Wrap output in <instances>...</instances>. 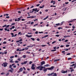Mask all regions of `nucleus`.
Returning <instances> with one entry per match:
<instances>
[{"label": "nucleus", "instance_id": "1", "mask_svg": "<svg viewBox=\"0 0 76 76\" xmlns=\"http://www.w3.org/2000/svg\"><path fill=\"white\" fill-rule=\"evenodd\" d=\"M54 68H55V66H52L50 68H48L47 69H44L43 70V71L44 72H47V70H51Z\"/></svg>", "mask_w": 76, "mask_h": 76}, {"label": "nucleus", "instance_id": "2", "mask_svg": "<svg viewBox=\"0 0 76 76\" xmlns=\"http://www.w3.org/2000/svg\"><path fill=\"white\" fill-rule=\"evenodd\" d=\"M6 24H5L4 26H2L3 28H4V27H6V28H5L4 29L5 31H7V28H8V27H9V25H7Z\"/></svg>", "mask_w": 76, "mask_h": 76}, {"label": "nucleus", "instance_id": "3", "mask_svg": "<svg viewBox=\"0 0 76 76\" xmlns=\"http://www.w3.org/2000/svg\"><path fill=\"white\" fill-rule=\"evenodd\" d=\"M35 65L34 64H32V65L31 66V69L32 70H35Z\"/></svg>", "mask_w": 76, "mask_h": 76}, {"label": "nucleus", "instance_id": "4", "mask_svg": "<svg viewBox=\"0 0 76 76\" xmlns=\"http://www.w3.org/2000/svg\"><path fill=\"white\" fill-rule=\"evenodd\" d=\"M3 64L4 65V67H7V62L4 63Z\"/></svg>", "mask_w": 76, "mask_h": 76}, {"label": "nucleus", "instance_id": "5", "mask_svg": "<svg viewBox=\"0 0 76 76\" xmlns=\"http://www.w3.org/2000/svg\"><path fill=\"white\" fill-rule=\"evenodd\" d=\"M61 73H67V71H64L63 70H62L61 71Z\"/></svg>", "mask_w": 76, "mask_h": 76}, {"label": "nucleus", "instance_id": "6", "mask_svg": "<svg viewBox=\"0 0 76 76\" xmlns=\"http://www.w3.org/2000/svg\"><path fill=\"white\" fill-rule=\"evenodd\" d=\"M36 17V16H32V17L31 16H30V17H27V18H35Z\"/></svg>", "mask_w": 76, "mask_h": 76}, {"label": "nucleus", "instance_id": "7", "mask_svg": "<svg viewBox=\"0 0 76 76\" xmlns=\"http://www.w3.org/2000/svg\"><path fill=\"white\" fill-rule=\"evenodd\" d=\"M54 72H52L51 73V74H48V76H51V75H54Z\"/></svg>", "mask_w": 76, "mask_h": 76}, {"label": "nucleus", "instance_id": "8", "mask_svg": "<svg viewBox=\"0 0 76 76\" xmlns=\"http://www.w3.org/2000/svg\"><path fill=\"white\" fill-rule=\"evenodd\" d=\"M26 37H28V38H30V37H32V36H31V35H28L27 34H26Z\"/></svg>", "mask_w": 76, "mask_h": 76}, {"label": "nucleus", "instance_id": "9", "mask_svg": "<svg viewBox=\"0 0 76 76\" xmlns=\"http://www.w3.org/2000/svg\"><path fill=\"white\" fill-rule=\"evenodd\" d=\"M37 8H34L32 10H33V11H37Z\"/></svg>", "mask_w": 76, "mask_h": 76}, {"label": "nucleus", "instance_id": "10", "mask_svg": "<svg viewBox=\"0 0 76 76\" xmlns=\"http://www.w3.org/2000/svg\"><path fill=\"white\" fill-rule=\"evenodd\" d=\"M39 69V70H42V69H43V66H41Z\"/></svg>", "mask_w": 76, "mask_h": 76}, {"label": "nucleus", "instance_id": "11", "mask_svg": "<svg viewBox=\"0 0 76 76\" xmlns=\"http://www.w3.org/2000/svg\"><path fill=\"white\" fill-rule=\"evenodd\" d=\"M41 64H45V61H42L40 63Z\"/></svg>", "mask_w": 76, "mask_h": 76}, {"label": "nucleus", "instance_id": "12", "mask_svg": "<svg viewBox=\"0 0 76 76\" xmlns=\"http://www.w3.org/2000/svg\"><path fill=\"white\" fill-rule=\"evenodd\" d=\"M64 21H62V22L61 23V24H60V26H61L63 25V23H64Z\"/></svg>", "mask_w": 76, "mask_h": 76}, {"label": "nucleus", "instance_id": "13", "mask_svg": "<svg viewBox=\"0 0 76 76\" xmlns=\"http://www.w3.org/2000/svg\"><path fill=\"white\" fill-rule=\"evenodd\" d=\"M44 5H42V7L41 6H39V8H40V9H42V8H44Z\"/></svg>", "mask_w": 76, "mask_h": 76}, {"label": "nucleus", "instance_id": "14", "mask_svg": "<svg viewBox=\"0 0 76 76\" xmlns=\"http://www.w3.org/2000/svg\"><path fill=\"white\" fill-rule=\"evenodd\" d=\"M19 70L20 72H22L23 71V68H21Z\"/></svg>", "mask_w": 76, "mask_h": 76}, {"label": "nucleus", "instance_id": "15", "mask_svg": "<svg viewBox=\"0 0 76 76\" xmlns=\"http://www.w3.org/2000/svg\"><path fill=\"white\" fill-rule=\"evenodd\" d=\"M56 26H60V23H58L57 24H56Z\"/></svg>", "mask_w": 76, "mask_h": 76}, {"label": "nucleus", "instance_id": "16", "mask_svg": "<svg viewBox=\"0 0 76 76\" xmlns=\"http://www.w3.org/2000/svg\"><path fill=\"white\" fill-rule=\"evenodd\" d=\"M3 15L4 16H8L9 15V14H4Z\"/></svg>", "mask_w": 76, "mask_h": 76}, {"label": "nucleus", "instance_id": "17", "mask_svg": "<svg viewBox=\"0 0 76 76\" xmlns=\"http://www.w3.org/2000/svg\"><path fill=\"white\" fill-rule=\"evenodd\" d=\"M48 66H49V64H47L46 65H44V67H48Z\"/></svg>", "mask_w": 76, "mask_h": 76}, {"label": "nucleus", "instance_id": "18", "mask_svg": "<svg viewBox=\"0 0 76 76\" xmlns=\"http://www.w3.org/2000/svg\"><path fill=\"white\" fill-rule=\"evenodd\" d=\"M8 72H11V73H13V71H12L11 70H9L8 71Z\"/></svg>", "mask_w": 76, "mask_h": 76}, {"label": "nucleus", "instance_id": "19", "mask_svg": "<svg viewBox=\"0 0 76 76\" xmlns=\"http://www.w3.org/2000/svg\"><path fill=\"white\" fill-rule=\"evenodd\" d=\"M30 39L32 40V41H35V39L34 38H31Z\"/></svg>", "mask_w": 76, "mask_h": 76}, {"label": "nucleus", "instance_id": "20", "mask_svg": "<svg viewBox=\"0 0 76 76\" xmlns=\"http://www.w3.org/2000/svg\"><path fill=\"white\" fill-rule=\"evenodd\" d=\"M21 19L20 18H18V19L17 20V21L18 22H19V20H20Z\"/></svg>", "mask_w": 76, "mask_h": 76}, {"label": "nucleus", "instance_id": "21", "mask_svg": "<svg viewBox=\"0 0 76 76\" xmlns=\"http://www.w3.org/2000/svg\"><path fill=\"white\" fill-rule=\"evenodd\" d=\"M41 66H38L36 68V69H39V68H40Z\"/></svg>", "mask_w": 76, "mask_h": 76}, {"label": "nucleus", "instance_id": "22", "mask_svg": "<svg viewBox=\"0 0 76 76\" xmlns=\"http://www.w3.org/2000/svg\"><path fill=\"white\" fill-rule=\"evenodd\" d=\"M17 36V34H15V35H12V37H16V36Z\"/></svg>", "mask_w": 76, "mask_h": 76}, {"label": "nucleus", "instance_id": "23", "mask_svg": "<svg viewBox=\"0 0 76 76\" xmlns=\"http://www.w3.org/2000/svg\"><path fill=\"white\" fill-rule=\"evenodd\" d=\"M56 7V6H54V5H51L50 6V7Z\"/></svg>", "mask_w": 76, "mask_h": 76}, {"label": "nucleus", "instance_id": "24", "mask_svg": "<svg viewBox=\"0 0 76 76\" xmlns=\"http://www.w3.org/2000/svg\"><path fill=\"white\" fill-rule=\"evenodd\" d=\"M75 65V64H72V65H71L70 67H73V66H74Z\"/></svg>", "mask_w": 76, "mask_h": 76}, {"label": "nucleus", "instance_id": "25", "mask_svg": "<svg viewBox=\"0 0 76 76\" xmlns=\"http://www.w3.org/2000/svg\"><path fill=\"white\" fill-rule=\"evenodd\" d=\"M74 22V20H72L71 21H70L68 22V23H70V22Z\"/></svg>", "mask_w": 76, "mask_h": 76}, {"label": "nucleus", "instance_id": "26", "mask_svg": "<svg viewBox=\"0 0 76 76\" xmlns=\"http://www.w3.org/2000/svg\"><path fill=\"white\" fill-rule=\"evenodd\" d=\"M22 57H23V58H26V55H24L22 56Z\"/></svg>", "mask_w": 76, "mask_h": 76}, {"label": "nucleus", "instance_id": "27", "mask_svg": "<svg viewBox=\"0 0 76 76\" xmlns=\"http://www.w3.org/2000/svg\"><path fill=\"white\" fill-rule=\"evenodd\" d=\"M9 75V72H7V74L6 75V76H7Z\"/></svg>", "mask_w": 76, "mask_h": 76}, {"label": "nucleus", "instance_id": "28", "mask_svg": "<svg viewBox=\"0 0 76 76\" xmlns=\"http://www.w3.org/2000/svg\"><path fill=\"white\" fill-rule=\"evenodd\" d=\"M54 2H55V1H54L53 0H52L51 1L50 3H54Z\"/></svg>", "mask_w": 76, "mask_h": 76}, {"label": "nucleus", "instance_id": "29", "mask_svg": "<svg viewBox=\"0 0 76 76\" xmlns=\"http://www.w3.org/2000/svg\"><path fill=\"white\" fill-rule=\"evenodd\" d=\"M13 58H14V56H12L10 57V59H12Z\"/></svg>", "mask_w": 76, "mask_h": 76}, {"label": "nucleus", "instance_id": "30", "mask_svg": "<svg viewBox=\"0 0 76 76\" xmlns=\"http://www.w3.org/2000/svg\"><path fill=\"white\" fill-rule=\"evenodd\" d=\"M72 59V58H68V60H70Z\"/></svg>", "mask_w": 76, "mask_h": 76}, {"label": "nucleus", "instance_id": "31", "mask_svg": "<svg viewBox=\"0 0 76 76\" xmlns=\"http://www.w3.org/2000/svg\"><path fill=\"white\" fill-rule=\"evenodd\" d=\"M66 9H67V8H65L64 9H63V10L64 11H66Z\"/></svg>", "mask_w": 76, "mask_h": 76}, {"label": "nucleus", "instance_id": "32", "mask_svg": "<svg viewBox=\"0 0 76 76\" xmlns=\"http://www.w3.org/2000/svg\"><path fill=\"white\" fill-rule=\"evenodd\" d=\"M24 64H26L27 63H28V61H25L24 62Z\"/></svg>", "mask_w": 76, "mask_h": 76}, {"label": "nucleus", "instance_id": "33", "mask_svg": "<svg viewBox=\"0 0 76 76\" xmlns=\"http://www.w3.org/2000/svg\"><path fill=\"white\" fill-rule=\"evenodd\" d=\"M46 45H42V47H45V46H46Z\"/></svg>", "mask_w": 76, "mask_h": 76}, {"label": "nucleus", "instance_id": "34", "mask_svg": "<svg viewBox=\"0 0 76 76\" xmlns=\"http://www.w3.org/2000/svg\"><path fill=\"white\" fill-rule=\"evenodd\" d=\"M70 46V45H66V47H69Z\"/></svg>", "mask_w": 76, "mask_h": 76}, {"label": "nucleus", "instance_id": "35", "mask_svg": "<svg viewBox=\"0 0 76 76\" xmlns=\"http://www.w3.org/2000/svg\"><path fill=\"white\" fill-rule=\"evenodd\" d=\"M75 71V70L73 69H72L70 71V72H72L73 71Z\"/></svg>", "mask_w": 76, "mask_h": 76}, {"label": "nucleus", "instance_id": "36", "mask_svg": "<svg viewBox=\"0 0 76 76\" xmlns=\"http://www.w3.org/2000/svg\"><path fill=\"white\" fill-rule=\"evenodd\" d=\"M53 75L54 76H57V74H56V73H54Z\"/></svg>", "mask_w": 76, "mask_h": 76}, {"label": "nucleus", "instance_id": "37", "mask_svg": "<svg viewBox=\"0 0 76 76\" xmlns=\"http://www.w3.org/2000/svg\"><path fill=\"white\" fill-rule=\"evenodd\" d=\"M56 50H56V49L54 50H51V51H56Z\"/></svg>", "mask_w": 76, "mask_h": 76}, {"label": "nucleus", "instance_id": "38", "mask_svg": "<svg viewBox=\"0 0 76 76\" xmlns=\"http://www.w3.org/2000/svg\"><path fill=\"white\" fill-rule=\"evenodd\" d=\"M15 63H19V61H15Z\"/></svg>", "mask_w": 76, "mask_h": 76}, {"label": "nucleus", "instance_id": "39", "mask_svg": "<svg viewBox=\"0 0 76 76\" xmlns=\"http://www.w3.org/2000/svg\"><path fill=\"white\" fill-rule=\"evenodd\" d=\"M18 61H21V59H20V58H18Z\"/></svg>", "mask_w": 76, "mask_h": 76}, {"label": "nucleus", "instance_id": "40", "mask_svg": "<svg viewBox=\"0 0 76 76\" xmlns=\"http://www.w3.org/2000/svg\"><path fill=\"white\" fill-rule=\"evenodd\" d=\"M40 6V4H38L37 5H36L37 7H38V6Z\"/></svg>", "mask_w": 76, "mask_h": 76}, {"label": "nucleus", "instance_id": "41", "mask_svg": "<svg viewBox=\"0 0 76 76\" xmlns=\"http://www.w3.org/2000/svg\"><path fill=\"white\" fill-rule=\"evenodd\" d=\"M58 29L60 30V29H62V28L61 27H59V28H58Z\"/></svg>", "mask_w": 76, "mask_h": 76}, {"label": "nucleus", "instance_id": "42", "mask_svg": "<svg viewBox=\"0 0 76 76\" xmlns=\"http://www.w3.org/2000/svg\"><path fill=\"white\" fill-rule=\"evenodd\" d=\"M17 51H19V48H18L16 50Z\"/></svg>", "mask_w": 76, "mask_h": 76}, {"label": "nucleus", "instance_id": "43", "mask_svg": "<svg viewBox=\"0 0 76 76\" xmlns=\"http://www.w3.org/2000/svg\"><path fill=\"white\" fill-rule=\"evenodd\" d=\"M33 46H34V45H32V46H31V45H30V46H28V47H33Z\"/></svg>", "mask_w": 76, "mask_h": 76}, {"label": "nucleus", "instance_id": "44", "mask_svg": "<svg viewBox=\"0 0 76 76\" xmlns=\"http://www.w3.org/2000/svg\"><path fill=\"white\" fill-rule=\"evenodd\" d=\"M56 41H54L52 42V44H54V43H56Z\"/></svg>", "mask_w": 76, "mask_h": 76}, {"label": "nucleus", "instance_id": "45", "mask_svg": "<svg viewBox=\"0 0 76 76\" xmlns=\"http://www.w3.org/2000/svg\"><path fill=\"white\" fill-rule=\"evenodd\" d=\"M32 62L31 61H30L29 62V64H32Z\"/></svg>", "mask_w": 76, "mask_h": 76}, {"label": "nucleus", "instance_id": "46", "mask_svg": "<svg viewBox=\"0 0 76 76\" xmlns=\"http://www.w3.org/2000/svg\"><path fill=\"white\" fill-rule=\"evenodd\" d=\"M10 69H11V70H12V71H13V69L12 68H11Z\"/></svg>", "mask_w": 76, "mask_h": 76}, {"label": "nucleus", "instance_id": "47", "mask_svg": "<svg viewBox=\"0 0 76 76\" xmlns=\"http://www.w3.org/2000/svg\"><path fill=\"white\" fill-rule=\"evenodd\" d=\"M48 37V35H46L45 36V37H44V38H45V37Z\"/></svg>", "mask_w": 76, "mask_h": 76}, {"label": "nucleus", "instance_id": "48", "mask_svg": "<svg viewBox=\"0 0 76 76\" xmlns=\"http://www.w3.org/2000/svg\"><path fill=\"white\" fill-rule=\"evenodd\" d=\"M73 69V67H70V68H69V69H70V70H72V69Z\"/></svg>", "mask_w": 76, "mask_h": 76}, {"label": "nucleus", "instance_id": "49", "mask_svg": "<svg viewBox=\"0 0 76 76\" xmlns=\"http://www.w3.org/2000/svg\"><path fill=\"white\" fill-rule=\"evenodd\" d=\"M59 35L58 34L56 35L55 36V37H59Z\"/></svg>", "mask_w": 76, "mask_h": 76}, {"label": "nucleus", "instance_id": "50", "mask_svg": "<svg viewBox=\"0 0 76 76\" xmlns=\"http://www.w3.org/2000/svg\"><path fill=\"white\" fill-rule=\"evenodd\" d=\"M43 32L42 31L39 32V34H43Z\"/></svg>", "mask_w": 76, "mask_h": 76}, {"label": "nucleus", "instance_id": "51", "mask_svg": "<svg viewBox=\"0 0 76 76\" xmlns=\"http://www.w3.org/2000/svg\"><path fill=\"white\" fill-rule=\"evenodd\" d=\"M57 60L56 59V60H54V62H56V61H57Z\"/></svg>", "mask_w": 76, "mask_h": 76}, {"label": "nucleus", "instance_id": "52", "mask_svg": "<svg viewBox=\"0 0 76 76\" xmlns=\"http://www.w3.org/2000/svg\"><path fill=\"white\" fill-rule=\"evenodd\" d=\"M65 4H69V2H65Z\"/></svg>", "mask_w": 76, "mask_h": 76}, {"label": "nucleus", "instance_id": "53", "mask_svg": "<svg viewBox=\"0 0 76 76\" xmlns=\"http://www.w3.org/2000/svg\"><path fill=\"white\" fill-rule=\"evenodd\" d=\"M15 25V23H13L12 24L11 26H12V25Z\"/></svg>", "mask_w": 76, "mask_h": 76}, {"label": "nucleus", "instance_id": "54", "mask_svg": "<svg viewBox=\"0 0 76 76\" xmlns=\"http://www.w3.org/2000/svg\"><path fill=\"white\" fill-rule=\"evenodd\" d=\"M6 43H7V42H3V44H6Z\"/></svg>", "mask_w": 76, "mask_h": 76}, {"label": "nucleus", "instance_id": "55", "mask_svg": "<svg viewBox=\"0 0 76 76\" xmlns=\"http://www.w3.org/2000/svg\"><path fill=\"white\" fill-rule=\"evenodd\" d=\"M35 21H38V19H36L34 20V22H35Z\"/></svg>", "mask_w": 76, "mask_h": 76}, {"label": "nucleus", "instance_id": "56", "mask_svg": "<svg viewBox=\"0 0 76 76\" xmlns=\"http://www.w3.org/2000/svg\"><path fill=\"white\" fill-rule=\"evenodd\" d=\"M12 29H14V28H15V26H12Z\"/></svg>", "mask_w": 76, "mask_h": 76}, {"label": "nucleus", "instance_id": "57", "mask_svg": "<svg viewBox=\"0 0 76 76\" xmlns=\"http://www.w3.org/2000/svg\"><path fill=\"white\" fill-rule=\"evenodd\" d=\"M9 20L10 22H12V19H11L10 20Z\"/></svg>", "mask_w": 76, "mask_h": 76}, {"label": "nucleus", "instance_id": "58", "mask_svg": "<svg viewBox=\"0 0 76 76\" xmlns=\"http://www.w3.org/2000/svg\"><path fill=\"white\" fill-rule=\"evenodd\" d=\"M66 55H70V53H68L66 54Z\"/></svg>", "mask_w": 76, "mask_h": 76}, {"label": "nucleus", "instance_id": "59", "mask_svg": "<svg viewBox=\"0 0 76 76\" xmlns=\"http://www.w3.org/2000/svg\"><path fill=\"white\" fill-rule=\"evenodd\" d=\"M34 6L32 5V6L31 7V8H34Z\"/></svg>", "mask_w": 76, "mask_h": 76}, {"label": "nucleus", "instance_id": "60", "mask_svg": "<svg viewBox=\"0 0 76 76\" xmlns=\"http://www.w3.org/2000/svg\"><path fill=\"white\" fill-rule=\"evenodd\" d=\"M25 49L26 50H28V48H25Z\"/></svg>", "mask_w": 76, "mask_h": 76}, {"label": "nucleus", "instance_id": "61", "mask_svg": "<svg viewBox=\"0 0 76 76\" xmlns=\"http://www.w3.org/2000/svg\"><path fill=\"white\" fill-rule=\"evenodd\" d=\"M67 31L68 32H70V29H69Z\"/></svg>", "mask_w": 76, "mask_h": 76}, {"label": "nucleus", "instance_id": "62", "mask_svg": "<svg viewBox=\"0 0 76 76\" xmlns=\"http://www.w3.org/2000/svg\"><path fill=\"white\" fill-rule=\"evenodd\" d=\"M10 63H14V61H10Z\"/></svg>", "mask_w": 76, "mask_h": 76}, {"label": "nucleus", "instance_id": "63", "mask_svg": "<svg viewBox=\"0 0 76 76\" xmlns=\"http://www.w3.org/2000/svg\"><path fill=\"white\" fill-rule=\"evenodd\" d=\"M19 41H20V42L22 41V39H20L19 40Z\"/></svg>", "mask_w": 76, "mask_h": 76}, {"label": "nucleus", "instance_id": "64", "mask_svg": "<svg viewBox=\"0 0 76 76\" xmlns=\"http://www.w3.org/2000/svg\"><path fill=\"white\" fill-rule=\"evenodd\" d=\"M34 12V11L32 10V11H30V13H33Z\"/></svg>", "mask_w": 76, "mask_h": 76}]
</instances>
